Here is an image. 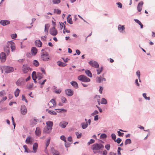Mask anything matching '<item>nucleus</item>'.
Listing matches in <instances>:
<instances>
[{"instance_id": "obj_36", "label": "nucleus", "mask_w": 155, "mask_h": 155, "mask_svg": "<svg viewBox=\"0 0 155 155\" xmlns=\"http://www.w3.org/2000/svg\"><path fill=\"white\" fill-rule=\"evenodd\" d=\"M102 77L101 75L98 77H97L96 78V81L99 83H100L102 81Z\"/></svg>"}, {"instance_id": "obj_16", "label": "nucleus", "mask_w": 155, "mask_h": 155, "mask_svg": "<svg viewBox=\"0 0 155 155\" xmlns=\"http://www.w3.org/2000/svg\"><path fill=\"white\" fill-rule=\"evenodd\" d=\"M143 4V2L142 1H141L138 3L137 6V9L139 12H140L141 11Z\"/></svg>"}, {"instance_id": "obj_35", "label": "nucleus", "mask_w": 155, "mask_h": 155, "mask_svg": "<svg viewBox=\"0 0 155 155\" xmlns=\"http://www.w3.org/2000/svg\"><path fill=\"white\" fill-rule=\"evenodd\" d=\"M23 147L25 149V152H27V153H31V152H32V151L29 150L28 149L26 145H24L23 146Z\"/></svg>"}, {"instance_id": "obj_61", "label": "nucleus", "mask_w": 155, "mask_h": 155, "mask_svg": "<svg viewBox=\"0 0 155 155\" xmlns=\"http://www.w3.org/2000/svg\"><path fill=\"white\" fill-rule=\"evenodd\" d=\"M71 143L67 142L66 141L65 142V146L66 148L69 147L70 146Z\"/></svg>"}, {"instance_id": "obj_63", "label": "nucleus", "mask_w": 155, "mask_h": 155, "mask_svg": "<svg viewBox=\"0 0 155 155\" xmlns=\"http://www.w3.org/2000/svg\"><path fill=\"white\" fill-rule=\"evenodd\" d=\"M122 140L120 138H117L116 140V141L117 142V143L118 144L120 143V142Z\"/></svg>"}, {"instance_id": "obj_24", "label": "nucleus", "mask_w": 155, "mask_h": 155, "mask_svg": "<svg viewBox=\"0 0 155 155\" xmlns=\"http://www.w3.org/2000/svg\"><path fill=\"white\" fill-rule=\"evenodd\" d=\"M71 85L76 89L78 88V84L75 81H72L70 83Z\"/></svg>"}, {"instance_id": "obj_12", "label": "nucleus", "mask_w": 155, "mask_h": 155, "mask_svg": "<svg viewBox=\"0 0 155 155\" xmlns=\"http://www.w3.org/2000/svg\"><path fill=\"white\" fill-rule=\"evenodd\" d=\"M0 58L2 62H4L6 59L5 54L3 52H2L0 54Z\"/></svg>"}, {"instance_id": "obj_17", "label": "nucleus", "mask_w": 155, "mask_h": 155, "mask_svg": "<svg viewBox=\"0 0 155 155\" xmlns=\"http://www.w3.org/2000/svg\"><path fill=\"white\" fill-rule=\"evenodd\" d=\"M31 52L32 55H35L37 52V49L36 47H33L31 49Z\"/></svg>"}, {"instance_id": "obj_45", "label": "nucleus", "mask_w": 155, "mask_h": 155, "mask_svg": "<svg viewBox=\"0 0 155 155\" xmlns=\"http://www.w3.org/2000/svg\"><path fill=\"white\" fill-rule=\"evenodd\" d=\"M67 21V22L70 24H73L72 18H68V17Z\"/></svg>"}, {"instance_id": "obj_56", "label": "nucleus", "mask_w": 155, "mask_h": 155, "mask_svg": "<svg viewBox=\"0 0 155 155\" xmlns=\"http://www.w3.org/2000/svg\"><path fill=\"white\" fill-rule=\"evenodd\" d=\"M47 38V36L46 35H45L44 36H41V40L44 41H46Z\"/></svg>"}, {"instance_id": "obj_25", "label": "nucleus", "mask_w": 155, "mask_h": 155, "mask_svg": "<svg viewBox=\"0 0 155 155\" xmlns=\"http://www.w3.org/2000/svg\"><path fill=\"white\" fill-rule=\"evenodd\" d=\"M49 27V26L48 24H47L45 25L44 31L45 34L46 35H48V30Z\"/></svg>"}, {"instance_id": "obj_8", "label": "nucleus", "mask_w": 155, "mask_h": 155, "mask_svg": "<svg viewBox=\"0 0 155 155\" xmlns=\"http://www.w3.org/2000/svg\"><path fill=\"white\" fill-rule=\"evenodd\" d=\"M21 114L23 115H25L27 113V109L26 106L24 105L21 106Z\"/></svg>"}, {"instance_id": "obj_60", "label": "nucleus", "mask_w": 155, "mask_h": 155, "mask_svg": "<svg viewBox=\"0 0 155 155\" xmlns=\"http://www.w3.org/2000/svg\"><path fill=\"white\" fill-rule=\"evenodd\" d=\"M117 133L118 135L119 136L123 137V136L124 133H121L120 131H117Z\"/></svg>"}, {"instance_id": "obj_53", "label": "nucleus", "mask_w": 155, "mask_h": 155, "mask_svg": "<svg viewBox=\"0 0 155 155\" xmlns=\"http://www.w3.org/2000/svg\"><path fill=\"white\" fill-rule=\"evenodd\" d=\"M111 137L114 141L116 142V137L114 134L113 133L111 134Z\"/></svg>"}, {"instance_id": "obj_48", "label": "nucleus", "mask_w": 155, "mask_h": 155, "mask_svg": "<svg viewBox=\"0 0 155 155\" xmlns=\"http://www.w3.org/2000/svg\"><path fill=\"white\" fill-rule=\"evenodd\" d=\"M95 142V140L94 139H91L90 141L87 143L88 145H89L90 144L94 143Z\"/></svg>"}, {"instance_id": "obj_6", "label": "nucleus", "mask_w": 155, "mask_h": 155, "mask_svg": "<svg viewBox=\"0 0 155 155\" xmlns=\"http://www.w3.org/2000/svg\"><path fill=\"white\" fill-rule=\"evenodd\" d=\"M24 79L23 78H19L16 82V85L18 86H21L23 85L24 84Z\"/></svg>"}, {"instance_id": "obj_15", "label": "nucleus", "mask_w": 155, "mask_h": 155, "mask_svg": "<svg viewBox=\"0 0 155 155\" xmlns=\"http://www.w3.org/2000/svg\"><path fill=\"white\" fill-rule=\"evenodd\" d=\"M51 128H49L47 126L45 127L43 130V132L46 134L49 133L51 132Z\"/></svg>"}, {"instance_id": "obj_57", "label": "nucleus", "mask_w": 155, "mask_h": 155, "mask_svg": "<svg viewBox=\"0 0 155 155\" xmlns=\"http://www.w3.org/2000/svg\"><path fill=\"white\" fill-rule=\"evenodd\" d=\"M60 139L64 142H66V137L64 135H62L60 137Z\"/></svg>"}, {"instance_id": "obj_34", "label": "nucleus", "mask_w": 155, "mask_h": 155, "mask_svg": "<svg viewBox=\"0 0 155 155\" xmlns=\"http://www.w3.org/2000/svg\"><path fill=\"white\" fill-rule=\"evenodd\" d=\"M55 110L56 111V112L60 113L63 112H67V110L64 109H55Z\"/></svg>"}, {"instance_id": "obj_38", "label": "nucleus", "mask_w": 155, "mask_h": 155, "mask_svg": "<svg viewBox=\"0 0 155 155\" xmlns=\"http://www.w3.org/2000/svg\"><path fill=\"white\" fill-rule=\"evenodd\" d=\"M107 103V101L105 98H103L101 99V104H106Z\"/></svg>"}, {"instance_id": "obj_4", "label": "nucleus", "mask_w": 155, "mask_h": 155, "mask_svg": "<svg viewBox=\"0 0 155 155\" xmlns=\"http://www.w3.org/2000/svg\"><path fill=\"white\" fill-rule=\"evenodd\" d=\"M3 69L6 73H9L14 71V68L12 67L8 66H3Z\"/></svg>"}, {"instance_id": "obj_32", "label": "nucleus", "mask_w": 155, "mask_h": 155, "mask_svg": "<svg viewBox=\"0 0 155 155\" xmlns=\"http://www.w3.org/2000/svg\"><path fill=\"white\" fill-rule=\"evenodd\" d=\"M37 77L38 80H40L43 78V75L41 73L38 72L37 74Z\"/></svg>"}, {"instance_id": "obj_26", "label": "nucleus", "mask_w": 155, "mask_h": 155, "mask_svg": "<svg viewBox=\"0 0 155 155\" xmlns=\"http://www.w3.org/2000/svg\"><path fill=\"white\" fill-rule=\"evenodd\" d=\"M4 50L7 55H8L10 53L9 48L8 46H6L4 47Z\"/></svg>"}, {"instance_id": "obj_13", "label": "nucleus", "mask_w": 155, "mask_h": 155, "mask_svg": "<svg viewBox=\"0 0 155 155\" xmlns=\"http://www.w3.org/2000/svg\"><path fill=\"white\" fill-rule=\"evenodd\" d=\"M68 124V122H66L65 121H63L60 122L59 124V126L62 128H64L66 127Z\"/></svg>"}, {"instance_id": "obj_27", "label": "nucleus", "mask_w": 155, "mask_h": 155, "mask_svg": "<svg viewBox=\"0 0 155 155\" xmlns=\"http://www.w3.org/2000/svg\"><path fill=\"white\" fill-rule=\"evenodd\" d=\"M52 155H61L58 150L54 149H52Z\"/></svg>"}, {"instance_id": "obj_54", "label": "nucleus", "mask_w": 155, "mask_h": 155, "mask_svg": "<svg viewBox=\"0 0 155 155\" xmlns=\"http://www.w3.org/2000/svg\"><path fill=\"white\" fill-rule=\"evenodd\" d=\"M102 69H103V68L102 67H101V68H99V69H97V74L99 75L100 74V73H101V71L102 70Z\"/></svg>"}, {"instance_id": "obj_40", "label": "nucleus", "mask_w": 155, "mask_h": 155, "mask_svg": "<svg viewBox=\"0 0 155 155\" xmlns=\"http://www.w3.org/2000/svg\"><path fill=\"white\" fill-rule=\"evenodd\" d=\"M100 96L99 95H96L95 96V97H94V98H95L96 99H97V102L98 103V104L99 105L100 104Z\"/></svg>"}, {"instance_id": "obj_9", "label": "nucleus", "mask_w": 155, "mask_h": 155, "mask_svg": "<svg viewBox=\"0 0 155 155\" xmlns=\"http://www.w3.org/2000/svg\"><path fill=\"white\" fill-rule=\"evenodd\" d=\"M89 64L93 67L97 68L99 67V64L96 61H91L89 62Z\"/></svg>"}, {"instance_id": "obj_10", "label": "nucleus", "mask_w": 155, "mask_h": 155, "mask_svg": "<svg viewBox=\"0 0 155 155\" xmlns=\"http://www.w3.org/2000/svg\"><path fill=\"white\" fill-rule=\"evenodd\" d=\"M66 94L69 96H72L74 94V91L71 89H67L65 91Z\"/></svg>"}, {"instance_id": "obj_33", "label": "nucleus", "mask_w": 155, "mask_h": 155, "mask_svg": "<svg viewBox=\"0 0 155 155\" xmlns=\"http://www.w3.org/2000/svg\"><path fill=\"white\" fill-rule=\"evenodd\" d=\"M82 126V127L83 129H86L87 127L88 126V124L87 123V122L85 123H83L81 124Z\"/></svg>"}, {"instance_id": "obj_55", "label": "nucleus", "mask_w": 155, "mask_h": 155, "mask_svg": "<svg viewBox=\"0 0 155 155\" xmlns=\"http://www.w3.org/2000/svg\"><path fill=\"white\" fill-rule=\"evenodd\" d=\"M98 113H99V112L97 110H95L94 111V112L93 113H92L91 114V115L93 116L95 115L98 114Z\"/></svg>"}, {"instance_id": "obj_31", "label": "nucleus", "mask_w": 155, "mask_h": 155, "mask_svg": "<svg viewBox=\"0 0 155 155\" xmlns=\"http://www.w3.org/2000/svg\"><path fill=\"white\" fill-rule=\"evenodd\" d=\"M57 63L58 65L60 67H64L67 65L66 64L60 61H58Z\"/></svg>"}, {"instance_id": "obj_47", "label": "nucleus", "mask_w": 155, "mask_h": 155, "mask_svg": "<svg viewBox=\"0 0 155 155\" xmlns=\"http://www.w3.org/2000/svg\"><path fill=\"white\" fill-rule=\"evenodd\" d=\"M143 96L146 100H150V97H147L146 96V93H143Z\"/></svg>"}, {"instance_id": "obj_64", "label": "nucleus", "mask_w": 155, "mask_h": 155, "mask_svg": "<svg viewBox=\"0 0 155 155\" xmlns=\"http://www.w3.org/2000/svg\"><path fill=\"white\" fill-rule=\"evenodd\" d=\"M105 148L107 150H109L110 148V145L109 144H107L105 146Z\"/></svg>"}, {"instance_id": "obj_39", "label": "nucleus", "mask_w": 155, "mask_h": 155, "mask_svg": "<svg viewBox=\"0 0 155 155\" xmlns=\"http://www.w3.org/2000/svg\"><path fill=\"white\" fill-rule=\"evenodd\" d=\"M131 143V140L130 139H127L125 142V145H127V144H130Z\"/></svg>"}, {"instance_id": "obj_51", "label": "nucleus", "mask_w": 155, "mask_h": 155, "mask_svg": "<svg viewBox=\"0 0 155 155\" xmlns=\"http://www.w3.org/2000/svg\"><path fill=\"white\" fill-rule=\"evenodd\" d=\"M54 90L55 92L58 94H59L61 91V89H56L55 88L54 89Z\"/></svg>"}, {"instance_id": "obj_43", "label": "nucleus", "mask_w": 155, "mask_h": 155, "mask_svg": "<svg viewBox=\"0 0 155 155\" xmlns=\"http://www.w3.org/2000/svg\"><path fill=\"white\" fill-rule=\"evenodd\" d=\"M52 2L54 4H58L61 2L60 0H52Z\"/></svg>"}, {"instance_id": "obj_42", "label": "nucleus", "mask_w": 155, "mask_h": 155, "mask_svg": "<svg viewBox=\"0 0 155 155\" xmlns=\"http://www.w3.org/2000/svg\"><path fill=\"white\" fill-rule=\"evenodd\" d=\"M33 64L35 66L37 67L39 65V63L36 60H34L33 61Z\"/></svg>"}, {"instance_id": "obj_62", "label": "nucleus", "mask_w": 155, "mask_h": 155, "mask_svg": "<svg viewBox=\"0 0 155 155\" xmlns=\"http://www.w3.org/2000/svg\"><path fill=\"white\" fill-rule=\"evenodd\" d=\"M136 74L137 76L138 79L140 78V73L139 71H137L136 72Z\"/></svg>"}, {"instance_id": "obj_18", "label": "nucleus", "mask_w": 155, "mask_h": 155, "mask_svg": "<svg viewBox=\"0 0 155 155\" xmlns=\"http://www.w3.org/2000/svg\"><path fill=\"white\" fill-rule=\"evenodd\" d=\"M9 45H11V49L12 51V52L13 51H15V43L11 41L9 42Z\"/></svg>"}, {"instance_id": "obj_23", "label": "nucleus", "mask_w": 155, "mask_h": 155, "mask_svg": "<svg viewBox=\"0 0 155 155\" xmlns=\"http://www.w3.org/2000/svg\"><path fill=\"white\" fill-rule=\"evenodd\" d=\"M38 120L37 119H34V120H31L30 121V125L31 127L34 126V125L37 124V122Z\"/></svg>"}, {"instance_id": "obj_58", "label": "nucleus", "mask_w": 155, "mask_h": 155, "mask_svg": "<svg viewBox=\"0 0 155 155\" xmlns=\"http://www.w3.org/2000/svg\"><path fill=\"white\" fill-rule=\"evenodd\" d=\"M107 135L104 134H101L100 136V138L101 139H103L106 138Z\"/></svg>"}, {"instance_id": "obj_2", "label": "nucleus", "mask_w": 155, "mask_h": 155, "mask_svg": "<svg viewBox=\"0 0 155 155\" xmlns=\"http://www.w3.org/2000/svg\"><path fill=\"white\" fill-rule=\"evenodd\" d=\"M78 80L84 82H88L90 81V79L84 75L79 76L78 77Z\"/></svg>"}, {"instance_id": "obj_19", "label": "nucleus", "mask_w": 155, "mask_h": 155, "mask_svg": "<svg viewBox=\"0 0 155 155\" xmlns=\"http://www.w3.org/2000/svg\"><path fill=\"white\" fill-rule=\"evenodd\" d=\"M118 29L120 32L123 33V31L125 29V28L124 25H119L118 26Z\"/></svg>"}, {"instance_id": "obj_3", "label": "nucleus", "mask_w": 155, "mask_h": 155, "mask_svg": "<svg viewBox=\"0 0 155 155\" xmlns=\"http://www.w3.org/2000/svg\"><path fill=\"white\" fill-rule=\"evenodd\" d=\"M104 148V146L100 143H95L93 145L92 147V149L93 150H98L101 149L103 148Z\"/></svg>"}, {"instance_id": "obj_29", "label": "nucleus", "mask_w": 155, "mask_h": 155, "mask_svg": "<svg viewBox=\"0 0 155 155\" xmlns=\"http://www.w3.org/2000/svg\"><path fill=\"white\" fill-rule=\"evenodd\" d=\"M85 73L89 77L91 78L92 77V74L91 72L88 70H86L85 71Z\"/></svg>"}, {"instance_id": "obj_21", "label": "nucleus", "mask_w": 155, "mask_h": 155, "mask_svg": "<svg viewBox=\"0 0 155 155\" xmlns=\"http://www.w3.org/2000/svg\"><path fill=\"white\" fill-rule=\"evenodd\" d=\"M41 130L40 128L39 127H37L35 131V134L37 136H39L41 135Z\"/></svg>"}, {"instance_id": "obj_46", "label": "nucleus", "mask_w": 155, "mask_h": 155, "mask_svg": "<svg viewBox=\"0 0 155 155\" xmlns=\"http://www.w3.org/2000/svg\"><path fill=\"white\" fill-rule=\"evenodd\" d=\"M61 100L63 103H66L67 99L65 97H61Z\"/></svg>"}, {"instance_id": "obj_7", "label": "nucleus", "mask_w": 155, "mask_h": 155, "mask_svg": "<svg viewBox=\"0 0 155 155\" xmlns=\"http://www.w3.org/2000/svg\"><path fill=\"white\" fill-rule=\"evenodd\" d=\"M49 32L51 35L53 36H55L58 33L57 31L54 26L50 28Z\"/></svg>"}, {"instance_id": "obj_11", "label": "nucleus", "mask_w": 155, "mask_h": 155, "mask_svg": "<svg viewBox=\"0 0 155 155\" xmlns=\"http://www.w3.org/2000/svg\"><path fill=\"white\" fill-rule=\"evenodd\" d=\"M33 142V138L30 136H28L26 138L25 140V143H26L31 144Z\"/></svg>"}, {"instance_id": "obj_52", "label": "nucleus", "mask_w": 155, "mask_h": 155, "mask_svg": "<svg viewBox=\"0 0 155 155\" xmlns=\"http://www.w3.org/2000/svg\"><path fill=\"white\" fill-rule=\"evenodd\" d=\"M60 27L61 29H62L63 28H64V30H65V27L64 25V23H63L61 22V23H60Z\"/></svg>"}, {"instance_id": "obj_44", "label": "nucleus", "mask_w": 155, "mask_h": 155, "mask_svg": "<svg viewBox=\"0 0 155 155\" xmlns=\"http://www.w3.org/2000/svg\"><path fill=\"white\" fill-rule=\"evenodd\" d=\"M75 134L77 136V138H80L81 137L82 135V134L81 133L80 134H79V133L78 132H76Z\"/></svg>"}, {"instance_id": "obj_49", "label": "nucleus", "mask_w": 155, "mask_h": 155, "mask_svg": "<svg viewBox=\"0 0 155 155\" xmlns=\"http://www.w3.org/2000/svg\"><path fill=\"white\" fill-rule=\"evenodd\" d=\"M33 86V83H31V84H30L28 85H27L26 87L28 89H30L31 88H32Z\"/></svg>"}, {"instance_id": "obj_20", "label": "nucleus", "mask_w": 155, "mask_h": 155, "mask_svg": "<svg viewBox=\"0 0 155 155\" xmlns=\"http://www.w3.org/2000/svg\"><path fill=\"white\" fill-rule=\"evenodd\" d=\"M35 43L36 46L38 47H41L42 45V43L40 40H36L35 41Z\"/></svg>"}, {"instance_id": "obj_41", "label": "nucleus", "mask_w": 155, "mask_h": 155, "mask_svg": "<svg viewBox=\"0 0 155 155\" xmlns=\"http://www.w3.org/2000/svg\"><path fill=\"white\" fill-rule=\"evenodd\" d=\"M61 11L58 9H54V13H56L58 14H60L61 13Z\"/></svg>"}, {"instance_id": "obj_1", "label": "nucleus", "mask_w": 155, "mask_h": 155, "mask_svg": "<svg viewBox=\"0 0 155 155\" xmlns=\"http://www.w3.org/2000/svg\"><path fill=\"white\" fill-rule=\"evenodd\" d=\"M41 58L42 60L45 61H47L50 59L49 56L44 49L41 51Z\"/></svg>"}, {"instance_id": "obj_37", "label": "nucleus", "mask_w": 155, "mask_h": 155, "mask_svg": "<svg viewBox=\"0 0 155 155\" xmlns=\"http://www.w3.org/2000/svg\"><path fill=\"white\" fill-rule=\"evenodd\" d=\"M20 92V90L18 88H17L15 92V97H17L18 96Z\"/></svg>"}, {"instance_id": "obj_14", "label": "nucleus", "mask_w": 155, "mask_h": 155, "mask_svg": "<svg viewBox=\"0 0 155 155\" xmlns=\"http://www.w3.org/2000/svg\"><path fill=\"white\" fill-rule=\"evenodd\" d=\"M0 23L3 26H5L10 24V21L7 20H2L0 21Z\"/></svg>"}, {"instance_id": "obj_28", "label": "nucleus", "mask_w": 155, "mask_h": 155, "mask_svg": "<svg viewBox=\"0 0 155 155\" xmlns=\"http://www.w3.org/2000/svg\"><path fill=\"white\" fill-rule=\"evenodd\" d=\"M46 124L47 127L49 128H51V129H52V127L53 124L52 122L50 121H48L46 122Z\"/></svg>"}, {"instance_id": "obj_22", "label": "nucleus", "mask_w": 155, "mask_h": 155, "mask_svg": "<svg viewBox=\"0 0 155 155\" xmlns=\"http://www.w3.org/2000/svg\"><path fill=\"white\" fill-rule=\"evenodd\" d=\"M38 147V144L37 143H35L34 144L33 146V151L32 152L35 153L36 152L37 150Z\"/></svg>"}, {"instance_id": "obj_5", "label": "nucleus", "mask_w": 155, "mask_h": 155, "mask_svg": "<svg viewBox=\"0 0 155 155\" xmlns=\"http://www.w3.org/2000/svg\"><path fill=\"white\" fill-rule=\"evenodd\" d=\"M22 68V71L24 73H27L29 70L31 71L32 70L27 65H23Z\"/></svg>"}, {"instance_id": "obj_50", "label": "nucleus", "mask_w": 155, "mask_h": 155, "mask_svg": "<svg viewBox=\"0 0 155 155\" xmlns=\"http://www.w3.org/2000/svg\"><path fill=\"white\" fill-rule=\"evenodd\" d=\"M50 140V138H49L47 141L46 143V148H45L46 149H47V147L49 146V144Z\"/></svg>"}, {"instance_id": "obj_59", "label": "nucleus", "mask_w": 155, "mask_h": 155, "mask_svg": "<svg viewBox=\"0 0 155 155\" xmlns=\"http://www.w3.org/2000/svg\"><path fill=\"white\" fill-rule=\"evenodd\" d=\"M50 103H52L53 104V106H54L56 105V103L55 101L53 99H51L50 102Z\"/></svg>"}, {"instance_id": "obj_30", "label": "nucleus", "mask_w": 155, "mask_h": 155, "mask_svg": "<svg viewBox=\"0 0 155 155\" xmlns=\"http://www.w3.org/2000/svg\"><path fill=\"white\" fill-rule=\"evenodd\" d=\"M46 110L48 111V113L51 115H56L57 114L56 112L54 111L49 110L48 109H46Z\"/></svg>"}]
</instances>
